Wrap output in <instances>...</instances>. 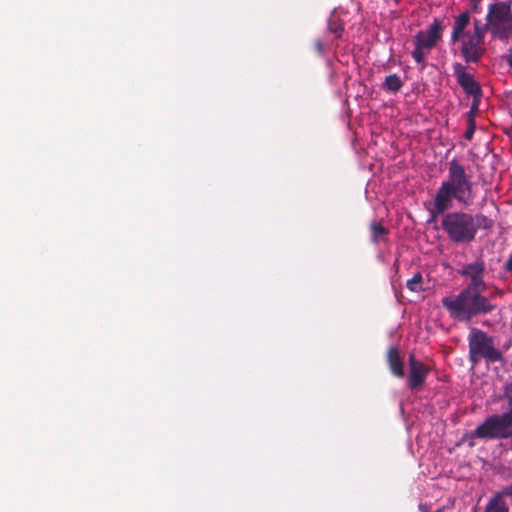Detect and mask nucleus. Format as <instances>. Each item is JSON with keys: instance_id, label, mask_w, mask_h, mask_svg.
<instances>
[{"instance_id": "nucleus-6", "label": "nucleus", "mask_w": 512, "mask_h": 512, "mask_svg": "<svg viewBox=\"0 0 512 512\" xmlns=\"http://www.w3.org/2000/svg\"><path fill=\"white\" fill-rule=\"evenodd\" d=\"M486 26L480 19H474L473 30L467 31L460 41V53L467 64H477L486 53Z\"/></svg>"}, {"instance_id": "nucleus-17", "label": "nucleus", "mask_w": 512, "mask_h": 512, "mask_svg": "<svg viewBox=\"0 0 512 512\" xmlns=\"http://www.w3.org/2000/svg\"><path fill=\"white\" fill-rule=\"evenodd\" d=\"M370 230H371V240L375 244H378L380 242V240L383 238V236H385L389 233L388 229L377 221L371 222Z\"/></svg>"}, {"instance_id": "nucleus-7", "label": "nucleus", "mask_w": 512, "mask_h": 512, "mask_svg": "<svg viewBox=\"0 0 512 512\" xmlns=\"http://www.w3.org/2000/svg\"><path fill=\"white\" fill-rule=\"evenodd\" d=\"M472 438L508 439L512 437V411L494 414L471 432Z\"/></svg>"}, {"instance_id": "nucleus-23", "label": "nucleus", "mask_w": 512, "mask_h": 512, "mask_svg": "<svg viewBox=\"0 0 512 512\" xmlns=\"http://www.w3.org/2000/svg\"><path fill=\"white\" fill-rule=\"evenodd\" d=\"M480 99L481 98H477V101L473 98V104H472V107H471V110H470V117H472V114L474 113L475 110L478 109V105H479V102H480Z\"/></svg>"}, {"instance_id": "nucleus-22", "label": "nucleus", "mask_w": 512, "mask_h": 512, "mask_svg": "<svg viewBox=\"0 0 512 512\" xmlns=\"http://www.w3.org/2000/svg\"><path fill=\"white\" fill-rule=\"evenodd\" d=\"M495 495H501V499H504V496L512 497V485L505 487L501 492H498Z\"/></svg>"}, {"instance_id": "nucleus-19", "label": "nucleus", "mask_w": 512, "mask_h": 512, "mask_svg": "<svg viewBox=\"0 0 512 512\" xmlns=\"http://www.w3.org/2000/svg\"><path fill=\"white\" fill-rule=\"evenodd\" d=\"M474 132H475V121H474L473 117H470L469 125L465 132V138L467 140H471L473 138Z\"/></svg>"}, {"instance_id": "nucleus-11", "label": "nucleus", "mask_w": 512, "mask_h": 512, "mask_svg": "<svg viewBox=\"0 0 512 512\" xmlns=\"http://www.w3.org/2000/svg\"><path fill=\"white\" fill-rule=\"evenodd\" d=\"M486 265L483 259L479 258L472 263L465 264L458 270V273L469 279L467 286L487 288L484 281Z\"/></svg>"}, {"instance_id": "nucleus-9", "label": "nucleus", "mask_w": 512, "mask_h": 512, "mask_svg": "<svg viewBox=\"0 0 512 512\" xmlns=\"http://www.w3.org/2000/svg\"><path fill=\"white\" fill-rule=\"evenodd\" d=\"M453 74L457 80L459 86L463 89V91L472 96L476 101L477 98L482 97V89L480 84L474 79L473 75L467 72L466 67L460 63L455 62L453 64Z\"/></svg>"}, {"instance_id": "nucleus-2", "label": "nucleus", "mask_w": 512, "mask_h": 512, "mask_svg": "<svg viewBox=\"0 0 512 512\" xmlns=\"http://www.w3.org/2000/svg\"><path fill=\"white\" fill-rule=\"evenodd\" d=\"M486 291L487 288L465 285L458 294L443 297L441 303L452 319L469 322L496 309L493 296H487Z\"/></svg>"}, {"instance_id": "nucleus-10", "label": "nucleus", "mask_w": 512, "mask_h": 512, "mask_svg": "<svg viewBox=\"0 0 512 512\" xmlns=\"http://www.w3.org/2000/svg\"><path fill=\"white\" fill-rule=\"evenodd\" d=\"M430 367L416 359L415 355H409V375L407 385L412 391H420L430 373Z\"/></svg>"}, {"instance_id": "nucleus-15", "label": "nucleus", "mask_w": 512, "mask_h": 512, "mask_svg": "<svg viewBox=\"0 0 512 512\" xmlns=\"http://www.w3.org/2000/svg\"><path fill=\"white\" fill-rule=\"evenodd\" d=\"M485 512H509L508 504L501 495H494L487 503Z\"/></svg>"}, {"instance_id": "nucleus-25", "label": "nucleus", "mask_w": 512, "mask_h": 512, "mask_svg": "<svg viewBox=\"0 0 512 512\" xmlns=\"http://www.w3.org/2000/svg\"><path fill=\"white\" fill-rule=\"evenodd\" d=\"M508 66L512 69V55L506 57Z\"/></svg>"}, {"instance_id": "nucleus-4", "label": "nucleus", "mask_w": 512, "mask_h": 512, "mask_svg": "<svg viewBox=\"0 0 512 512\" xmlns=\"http://www.w3.org/2000/svg\"><path fill=\"white\" fill-rule=\"evenodd\" d=\"M469 362L475 367L482 359L487 363L502 360V353L495 347L494 338L473 327L468 336Z\"/></svg>"}, {"instance_id": "nucleus-8", "label": "nucleus", "mask_w": 512, "mask_h": 512, "mask_svg": "<svg viewBox=\"0 0 512 512\" xmlns=\"http://www.w3.org/2000/svg\"><path fill=\"white\" fill-rule=\"evenodd\" d=\"M444 30L443 21L434 18L426 30H420L414 38L412 57L416 63L424 65L427 53L433 49L442 38Z\"/></svg>"}, {"instance_id": "nucleus-13", "label": "nucleus", "mask_w": 512, "mask_h": 512, "mask_svg": "<svg viewBox=\"0 0 512 512\" xmlns=\"http://www.w3.org/2000/svg\"><path fill=\"white\" fill-rule=\"evenodd\" d=\"M470 14L468 11H464L454 18L453 29L451 33V43L458 42L462 36L466 34V29L470 24Z\"/></svg>"}, {"instance_id": "nucleus-24", "label": "nucleus", "mask_w": 512, "mask_h": 512, "mask_svg": "<svg viewBox=\"0 0 512 512\" xmlns=\"http://www.w3.org/2000/svg\"><path fill=\"white\" fill-rule=\"evenodd\" d=\"M480 99L481 98H477V101L473 98V104H472V107H471V110H470V117H472V114L474 113L475 110L478 109V105H479V102H480Z\"/></svg>"}, {"instance_id": "nucleus-5", "label": "nucleus", "mask_w": 512, "mask_h": 512, "mask_svg": "<svg viewBox=\"0 0 512 512\" xmlns=\"http://www.w3.org/2000/svg\"><path fill=\"white\" fill-rule=\"evenodd\" d=\"M486 32L489 30L494 38L507 41L512 37V9L509 2L500 1L490 4L486 16Z\"/></svg>"}, {"instance_id": "nucleus-14", "label": "nucleus", "mask_w": 512, "mask_h": 512, "mask_svg": "<svg viewBox=\"0 0 512 512\" xmlns=\"http://www.w3.org/2000/svg\"><path fill=\"white\" fill-rule=\"evenodd\" d=\"M403 87V81L397 74H390L386 76L382 88L390 93H397Z\"/></svg>"}, {"instance_id": "nucleus-18", "label": "nucleus", "mask_w": 512, "mask_h": 512, "mask_svg": "<svg viewBox=\"0 0 512 512\" xmlns=\"http://www.w3.org/2000/svg\"><path fill=\"white\" fill-rule=\"evenodd\" d=\"M423 277L420 272H417L413 277L407 280L406 286L412 292H420L423 290L422 287Z\"/></svg>"}, {"instance_id": "nucleus-20", "label": "nucleus", "mask_w": 512, "mask_h": 512, "mask_svg": "<svg viewBox=\"0 0 512 512\" xmlns=\"http://www.w3.org/2000/svg\"><path fill=\"white\" fill-rule=\"evenodd\" d=\"M504 396L509 404V411H512V382L506 386Z\"/></svg>"}, {"instance_id": "nucleus-26", "label": "nucleus", "mask_w": 512, "mask_h": 512, "mask_svg": "<svg viewBox=\"0 0 512 512\" xmlns=\"http://www.w3.org/2000/svg\"><path fill=\"white\" fill-rule=\"evenodd\" d=\"M419 509L422 511V512H428V508L426 505H419Z\"/></svg>"}, {"instance_id": "nucleus-16", "label": "nucleus", "mask_w": 512, "mask_h": 512, "mask_svg": "<svg viewBox=\"0 0 512 512\" xmlns=\"http://www.w3.org/2000/svg\"><path fill=\"white\" fill-rule=\"evenodd\" d=\"M472 219L475 227V235L479 229L490 230L494 226V221L482 213L472 214Z\"/></svg>"}, {"instance_id": "nucleus-12", "label": "nucleus", "mask_w": 512, "mask_h": 512, "mask_svg": "<svg viewBox=\"0 0 512 512\" xmlns=\"http://www.w3.org/2000/svg\"><path fill=\"white\" fill-rule=\"evenodd\" d=\"M387 363L391 373L398 378L405 375L404 362L397 347H390L387 351Z\"/></svg>"}, {"instance_id": "nucleus-21", "label": "nucleus", "mask_w": 512, "mask_h": 512, "mask_svg": "<svg viewBox=\"0 0 512 512\" xmlns=\"http://www.w3.org/2000/svg\"><path fill=\"white\" fill-rule=\"evenodd\" d=\"M314 49L319 55H323L324 54V43L320 39L315 40Z\"/></svg>"}, {"instance_id": "nucleus-3", "label": "nucleus", "mask_w": 512, "mask_h": 512, "mask_svg": "<svg viewBox=\"0 0 512 512\" xmlns=\"http://www.w3.org/2000/svg\"><path fill=\"white\" fill-rule=\"evenodd\" d=\"M472 214L464 211H452L442 214L441 228L448 239L457 244L470 243L475 239V227Z\"/></svg>"}, {"instance_id": "nucleus-1", "label": "nucleus", "mask_w": 512, "mask_h": 512, "mask_svg": "<svg viewBox=\"0 0 512 512\" xmlns=\"http://www.w3.org/2000/svg\"><path fill=\"white\" fill-rule=\"evenodd\" d=\"M476 198L475 183L466 168L456 158L448 162V174L435 192L432 208L429 209L430 221H434L448 210L454 201L469 207Z\"/></svg>"}]
</instances>
